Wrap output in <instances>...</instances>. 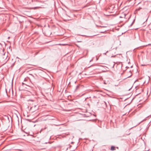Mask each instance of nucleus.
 Wrapping results in <instances>:
<instances>
[{
    "label": "nucleus",
    "mask_w": 151,
    "mask_h": 151,
    "mask_svg": "<svg viewBox=\"0 0 151 151\" xmlns=\"http://www.w3.org/2000/svg\"><path fill=\"white\" fill-rule=\"evenodd\" d=\"M7 58V54L4 53L3 55L0 56V61L2 62L3 63H6L8 60Z\"/></svg>",
    "instance_id": "nucleus-1"
},
{
    "label": "nucleus",
    "mask_w": 151,
    "mask_h": 151,
    "mask_svg": "<svg viewBox=\"0 0 151 151\" xmlns=\"http://www.w3.org/2000/svg\"><path fill=\"white\" fill-rule=\"evenodd\" d=\"M5 90H6V94L8 96L10 97L11 96L13 95V91L12 90H11L10 89L9 90V93H8L7 92V89L6 88Z\"/></svg>",
    "instance_id": "nucleus-2"
},
{
    "label": "nucleus",
    "mask_w": 151,
    "mask_h": 151,
    "mask_svg": "<svg viewBox=\"0 0 151 151\" xmlns=\"http://www.w3.org/2000/svg\"><path fill=\"white\" fill-rule=\"evenodd\" d=\"M111 150H115V147L114 146H112L111 147Z\"/></svg>",
    "instance_id": "nucleus-3"
},
{
    "label": "nucleus",
    "mask_w": 151,
    "mask_h": 151,
    "mask_svg": "<svg viewBox=\"0 0 151 151\" xmlns=\"http://www.w3.org/2000/svg\"><path fill=\"white\" fill-rule=\"evenodd\" d=\"M22 84L23 85H26L25 84H24L23 83H22Z\"/></svg>",
    "instance_id": "nucleus-4"
},
{
    "label": "nucleus",
    "mask_w": 151,
    "mask_h": 151,
    "mask_svg": "<svg viewBox=\"0 0 151 151\" xmlns=\"http://www.w3.org/2000/svg\"><path fill=\"white\" fill-rule=\"evenodd\" d=\"M93 60V58L92 60H90V62H91Z\"/></svg>",
    "instance_id": "nucleus-5"
},
{
    "label": "nucleus",
    "mask_w": 151,
    "mask_h": 151,
    "mask_svg": "<svg viewBox=\"0 0 151 151\" xmlns=\"http://www.w3.org/2000/svg\"><path fill=\"white\" fill-rule=\"evenodd\" d=\"M78 87V86H77V87H76V88H77Z\"/></svg>",
    "instance_id": "nucleus-6"
},
{
    "label": "nucleus",
    "mask_w": 151,
    "mask_h": 151,
    "mask_svg": "<svg viewBox=\"0 0 151 151\" xmlns=\"http://www.w3.org/2000/svg\"><path fill=\"white\" fill-rule=\"evenodd\" d=\"M78 87V86H77V87H76V88H77Z\"/></svg>",
    "instance_id": "nucleus-7"
},
{
    "label": "nucleus",
    "mask_w": 151,
    "mask_h": 151,
    "mask_svg": "<svg viewBox=\"0 0 151 151\" xmlns=\"http://www.w3.org/2000/svg\"><path fill=\"white\" fill-rule=\"evenodd\" d=\"M18 124L19 125V119H18Z\"/></svg>",
    "instance_id": "nucleus-8"
},
{
    "label": "nucleus",
    "mask_w": 151,
    "mask_h": 151,
    "mask_svg": "<svg viewBox=\"0 0 151 151\" xmlns=\"http://www.w3.org/2000/svg\"><path fill=\"white\" fill-rule=\"evenodd\" d=\"M93 66V65H91L89 67H91V66Z\"/></svg>",
    "instance_id": "nucleus-9"
},
{
    "label": "nucleus",
    "mask_w": 151,
    "mask_h": 151,
    "mask_svg": "<svg viewBox=\"0 0 151 151\" xmlns=\"http://www.w3.org/2000/svg\"><path fill=\"white\" fill-rule=\"evenodd\" d=\"M151 45V44H148V45Z\"/></svg>",
    "instance_id": "nucleus-10"
},
{
    "label": "nucleus",
    "mask_w": 151,
    "mask_h": 151,
    "mask_svg": "<svg viewBox=\"0 0 151 151\" xmlns=\"http://www.w3.org/2000/svg\"><path fill=\"white\" fill-rule=\"evenodd\" d=\"M142 65V66H144V65Z\"/></svg>",
    "instance_id": "nucleus-11"
},
{
    "label": "nucleus",
    "mask_w": 151,
    "mask_h": 151,
    "mask_svg": "<svg viewBox=\"0 0 151 151\" xmlns=\"http://www.w3.org/2000/svg\"><path fill=\"white\" fill-rule=\"evenodd\" d=\"M17 117L18 118V116L17 115Z\"/></svg>",
    "instance_id": "nucleus-12"
},
{
    "label": "nucleus",
    "mask_w": 151,
    "mask_h": 151,
    "mask_svg": "<svg viewBox=\"0 0 151 151\" xmlns=\"http://www.w3.org/2000/svg\"><path fill=\"white\" fill-rule=\"evenodd\" d=\"M147 19L146 20V21H147Z\"/></svg>",
    "instance_id": "nucleus-13"
},
{
    "label": "nucleus",
    "mask_w": 151,
    "mask_h": 151,
    "mask_svg": "<svg viewBox=\"0 0 151 151\" xmlns=\"http://www.w3.org/2000/svg\"><path fill=\"white\" fill-rule=\"evenodd\" d=\"M133 22L132 23V24H131V25H132V24H133Z\"/></svg>",
    "instance_id": "nucleus-14"
}]
</instances>
